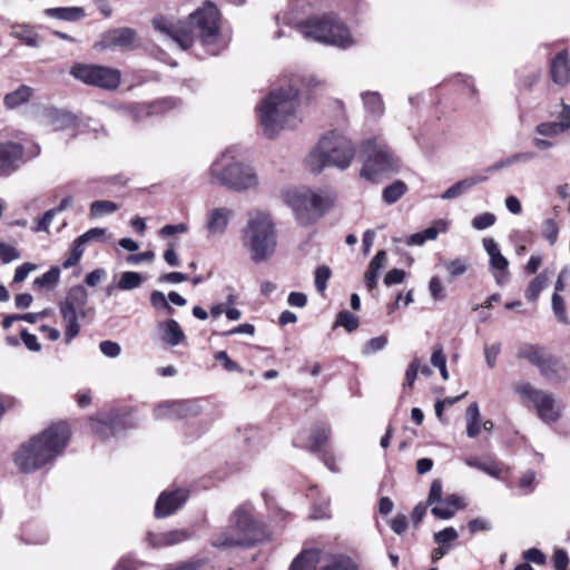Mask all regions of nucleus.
<instances>
[{
	"label": "nucleus",
	"mask_w": 570,
	"mask_h": 570,
	"mask_svg": "<svg viewBox=\"0 0 570 570\" xmlns=\"http://www.w3.org/2000/svg\"><path fill=\"white\" fill-rule=\"evenodd\" d=\"M155 29L181 50L190 48L196 40L210 56L218 55L227 45L219 33V12L215 4L206 3L189 16L188 28H178L173 18L156 17Z\"/></svg>",
	"instance_id": "nucleus-1"
},
{
	"label": "nucleus",
	"mask_w": 570,
	"mask_h": 570,
	"mask_svg": "<svg viewBox=\"0 0 570 570\" xmlns=\"http://www.w3.org/2000/svg\"><path fill=\"white\" fill-rule=\"evenodd\" d=\"M69 436L66 423L47 428L19 445L13 453L14 465L22 473L46 469L63 452Z\"/></svg>",
	"instance_id": "nucleus-2"
},
{
	"label": "nucleus",
	"mask_w": 570,
	"mask_h": 570,
	"mask_svg": "<svg viewBox=\"0 0 570 570\" xmlns=\"http://www.w3.org/2000/svg\"><path fill=\"white\" fill-rule=\"evenodd\" d=\"M303 92L295 85L273 90L258 108L263 134L273 139L285 129H294L303 121Z\"/></svg>",
	"instance_id": "nucleus-3"
},
{
	"label": "nucleus",
	"mask_w": 570,
	"mask_h": 570,
	"mask_svg": "<svg viewBox=\"0 0 570 570\" xmlns=\"http://www.w3.org/2000/svg\"><path fill=\"white\" fill-rule=\"evenodd\" d=\"M278 30L275 33L277 39L285 36L281 24L295 28L303 38L314 40L324 45L346 50L357 43L347 24L334 13L311 17L304 21L296 22L287 12H279L275 17Z\"/></svg>",
	"instance_id": "nucleus-4"
},
{
	"label": "nucleus",
	"mask_w": 570,
	"mask_h": 570,
	"mask_svg": "<svg viewBox=\"0 0 570 570\" xmlns=\"http://www.w3.org/2000/svg\"><path fill=\"white\" fill-rule=\"evenodd\" d=\"M265 539V525L255 517L254 505L243 502L232 511L227 525L213 534L210 543L218 549L250 548Z\"/></svg>",
	"instance_id": "nucleus-5"
},
{
	"label": "nucleus",
	"mask_w": 570,
	"mask_h": 570,
	"mask_svg": "<svg viewBox=\"0 0 570 570\" xmlns=\"http://www.w3.org/2000/svg\"><path fill=\"white\" fill-rule=\"evenodd\" d=\"M243 245L252 262L261 264L271 259L276 253L278 235L272 216L263 210L248 214L243 229Z\"/></svg>",
	"instance_id": "nucleus-6"
},
{
	"label": "nucleus",
	"mask_w": 570,
	"mask_h": 570,
	"mask_svg": "<svg viewBox=\"0 0 570 570\" xmlns=\"http://www.w3.org/2000/svg\"><path fill=\"white\" fill-rule=\"evenodd\" d=\"M355 145L345 135L330 131L322 136L317 147L306 158V167L314 174L321 173L325 167L346 170L355 157Z\"/></svg>",
	"instance_id": "nucleus-7"
},
{
	"label": "nucleus",
	"mask_w": 570,
	"mask_h": 570,
	"mask_svg": "<svg viewBox=\"0 0 570 570\" xmlns=\"http://www.w3.org/2000/svg\"><path fill=\"white\" fill-rule=\"evenodd\" d=\"M209 175L218 185L234 191H246L259 185L255 168L240 161L234 148L226 149L213 161Z\"/></svg>",
	"instance_id": "nucleus-8"
},
{
	"label": "nucleus",
	"mask_w": 570,
	"mask_h": 570,
	"mask_svg": "<svg viewBox=\"0 0 570 570\" xmlns=\"http://www.w3.org/2000/svg\"><path fill=\"white\" fill-rule=\"evenodd\" d=\"M285 200L302 225H311L333 207L336 195L331 189L301 187L288 190Z\"/></svg>",
	"instance_id": "nucleus-9"
},
{
	"label": "nucleus",
	"mask_w": 570,
	"mask_h": 570,
	"mask_svg": "<svg viewBox=\"0 0 570 570\" xmlns=\"http://www.w3.org/2000/svg\"><path fill=\"white\" fill-rule=\"evenodd\" d=\"M363 166L361 177L377 183L385 175L400 170V161L385 141L379 137L370 138L362 144Z\"/></svg>",
	"instance_id": "nucleus-10"
},
{
	"label": "nucleus",
	"mask_w": 570,
	"mask_h": 570,
	"mask_svg": "<svg viewBox=\"0 0 570 570\" xmlns=\"http://www.w3.org/2000/svg\"><path fill=\"white\" fill-rule=\"evenodd\" d=\"M514 392L522 401L531 402L537 409L539 417L546 423H552L560 415V407L553 396L542 390L535 389L529 382H515Z\"/></svg>",
	"instance_id": "nucleus-11"
},
{
	"label": "nucleus",
	"mask_w": 570,
	"mask_h": 570,
	"mask_svg": "<svg viewBox=\"0 0 570 570\" xmlns=\"http://www.w3.org/2000/svg\"><path fill=\"white\" fill-rule=\"evenodd\" d=\"M70 73L87 85L108 90L116 89L121 79L119 70L96 65L76 63L71 67Z\"/></svg>",
	"instance_id": "nucleus-12"
},
{
	"label": "nucleus",
	"mask_w": 570,
	"mask_h": 570,
	"mask_svg": "<svg viewBox=\"0 0 570 570\" xmlns=\"http://www.w3.org/2000/svg\"><path fill=\"white\" fill-rule=\"evenodd\" d=\"M110 235L106 228L94 227L78 236L69 248V256L63 261L62 267L69 269L79 264L87 247L94 243H107Z\"/></svg>",
	"instance_id": "nucleus-13"
},
{
	"label": "nucleus",
	"mask_w": 570,
	"mask_h": 570,
	"mask_svg": "<svg viewBox=\"0 0 570 570\" xmlns=\"http://www.w3.org/2000/svg\"><path fill=\"white\" fill-rule=\"evenodd\" d=\"M556 117L553 121H542L534 128L537 135L546 138H554L561 134L570 131V106L561 101L556 109L551 111Z\"/></svg>",
	"instance_id": "nucleus-14"
},
{
	"label": "nucleus",
	"mask_w": 570,
	"mask_h": 570,
	"mask_svg": "<svg viewBox=\"0 0 570 570\" xmlns=\"http://www.w3.org/2000/svg\"><path fill=\"white\" fill-rule=\"evenodd\" d=\"M90 428L92 433L105 440L125 429V419L116 410L99 412L90 419Z\"/></svg>",
	"instance_id": "nucleus-15"
},
{
	"label": "nucleus",
	"mask_w": 570,
	"mask_h": 570,
	"mask_svg": "<svg viewBox=\"0 0 570 570\" xmlns=\"http://www.w3.org/2000/svg\"><path fill=\"white\" fill-rule=\"evenodd\" d=\"M483 247L489 255L490 271L495 283L502 286L509 277V261L501 254L499 245L493 238H484Z\"/></svg>",
	"instance_id": "nucleus-16"
},
{
	"label": "nucleus",
	"mask_w": 570,
	"mask_h": 570,
	"mask_svg": "<svg viewBox=\"0 0 570 570\" xmlns=\"http://www.w3.org/2000/svg\"><path fill=\"white\" fill-rule=\"evenodd\" d=\"M189 497L186 489H176L174 491H164L155 504V515L166 518L180 509Z\"/></svg>",
	"instance_id": "nucleus-17"
},
{
	"label": "nucleus",
	"mask_w": 570,
	"mask_h": 570,
	"mask_svg": "<svg viewBox=\"0 0 570 570\" xmlns=\"http://www.w3.org/2000/svg\"><path fill=\"white\" fill-rule=\"evenodd\" d=\"M23 147L17 142L0 144V176H7L19 167Z\"/></svg>",
	"instance_id": "nucleus-18"
},
{
	"label": "nucleus",
	"mask_w": 570,
	"mask_h": 570,
	"mask_svg": "<svg viewBox=\"0 0 570 570\" xmlns=\"http://www.w3.org/2000/svg\"><path fill=\"white\" fill-rule=\"evenodd\" d=\"M234 216V212L227 207H216L207 213L205 227L209 236H222Z\"/></svg>",
	"instance_id": "nucleus-19"
},
{
	"label": "nucleus",
	"mask_w": 570,
	"mask_h": 570,
	"mask_svg": "<svg viewBox=\"0 0 570 570\" xmlns=\"http://www.w3.org/2000/svg\"><path fill=\"white\" fill-rule=\"evenodd\" d=\"M136 32L130 28H117L105 32L99 45L102 48L119 47L130 49L135 45Z\"/></svg>",
	"instance_id": "nucleus-20"
},
{
	"label": "nucleus",
	"mask_w": 570,
	"mask_h": 570,
	"mask_svg": "<svg viewBox=\"0 0 570 570\" xmlns=\"http://www.w3.org/2000/svg\"><path fill=\"white\" fill-rule=\"evenodd\" d=\"M42 122L52 130H63L75 127L77 117L70 111L50 107L43 110Z\"/></svg>",
	"instance_id": "nucleus-21"
},
{
	"label": "nucleus",
	"mask_w": 570,
	"mask_h": 570,
	"mask_svg": "<svg viewBox=\"0 0 570 570\" xmlns=\"http://www.w3.org/2000/svg\"><path fill=\"white\" fill-rule=\"evenodd\" d=\"M550 73L554 83L559 86L568 85L570 81V61L568 51L558 52L551 60Z\"/></svg>",
	"instance_id": "nucleus-22"
},
{
	"label": "nucleus",
	"mask_w": 570,
	"mask_h": 570,
	"mask_svg": "<svg viewBox=\"0 0 570 570\" xmlns=\"http://www.w3.org/2000/svg\"><path fill=\"white\" fill-rule=\"evenodd\" d=\"M158 330L161 341L170 346H177L186 340V335L176 320L160 322Z\"/></svg>",
	"instance_id": "nucleus-23"
},
{
	"label": "nucleus",
	"mask_w": 570,
	"mask_h": 570,
	"mask_svg": "<svg viewBox=\"0 0 570 570\" xmlns=\"http://www.w3.org/2000/svg\"><path fill=\"white\" fill-rule=\"evenodd\" d=\"M87 289L82 285H76L69 289L65 301L60 304V308L80 312L85 316L83 308L87 305Z\"/></svg>",
	"instance_id": "nucleus-24"
},
{
	"label": "nucleus",
	"mask_w": 570,
	"mask_h": 570,
	"mask_svg": "<svg viewBox=\"0 0 570 570\" xmlns=\"http://www.w3.org/2000/svg\"><path fill=\"white\" fill-rule=\"evenodd\" d=\"M488 180V176L478 175L469 178H464L462 180L456 181L451 187H449L442 195L441 199L449 200L455 199L462 196L465 191L471 189L473 186L479 185Z\"/></svg>",
	"instance_id": "nucleus-25"
},
{
	"label": "nucleus",
	"mask_w": 570,
	"mask_h": 570,
	"mask_svg": "<svg viewBox=\"0 0 570 570\" xmlns=\"http://www.w3.org/2000/svg\"><path fill=\"white\" fill-rule=\"evenodd\" d=\"M463 507L461 498L456 494H450L441 502H438L431 510L432 514L439 519H451L456 511Z\"/></svg>",
	"instance_id": "nucleus-26"
},
{
	"label": "nucleus",
	"mask_w": 570,
	"mask_h": 570,
	"mask_svg": "<svg viewBox=\"0 0 570 570\" xmlns=\"http://www.w3.org/2000/svg\"><path fill=\"white\" fill-rule=\"evenodd\" d=\"M386 264V253L384 250H380L370 262L368 268L364 276V282L366 287L370 291H373L377 285V278L381 274V271L385 267Z\"/></svg>",
	"instance_id": "nucleus-27"
},
{
	"label": "nucleus",
	"mask_w": 570,
	"mask_h": 570,
	"mask_svg": "<svg viewBox=\"0 0 570 570\" xmlns=\"http://www.w3.org/2000/svg\"><path fill=\"white\" fill-rule=\"evenodd\" d=\"M321 559V551L313 549L302 552L292 562L289 570H315Z\"/></svg>",
	"instance_id": "nucleus-28"
},
{
	"label": "nucleus",
	"mask_w": 570,
	"mask_h": 570,
	"mask_svg": "<svg viewBox=\"0 0 570 570\" xmlns=\"http://www.w3.org/2000/svg\"><path fill=\"white\" fill-rule=\"evenodd\" d=\"M364 108L372 117L379 118L385 111L382 96L377 91H365L361 95Z\"/></svg>",
	"instance_id": "nucleus-29"
},
{
	"label": "nucleus",
	"mask_w": 570,
	"mask_h": 570,
	"mask_svg": "<svg viewBox=\"0 0 570 570\" xmlns=\"http://www.w3.org/2000/svg\"><path fill=\"white\" fill-rule=\"evenodd\" d=\"M33 94V89L29 86L22 85L12 92H9L3 98V105L8 109H14L29 101Z\"/></svg>",
	"instance_id": "nucleus-30"
},
{
	"label": "nucleus",
	"mask_w": 570,
	"mask_h": 570,
	"mask_svg": "<svg viewBox=\"0 0 570 570\" xmlns=\"http://www.w3.org/2000/svg\"><path fill=\"white\" fill-rule=\"evenodd\" d=\"M466 435L475 439L482 429L481 415L478 403H471L465 411Z\"/></svg>",
	"instance_id": "nucleus-31"
},
{
	"label": "nucleus",
	"mask_w": 570,
	"mask_h": 570,
	"mask_svg": "<svg viewBox=\"0 0 570 570\" xmlns=\"http://www.w3.org/2000/svg\"><path fill=\"white\" fill-rule=\"evenodd\" d=\"M62 320L65 322V341L70 344L71 341L79 334L80 324L78 322V313L70 309L60 308Z\"/></svg>",
	"instance_id": "nucleus-32"
},
{
	"label": "nucleus",
	"mask_w": 570,
	"mask_h": 570,
	"mask_svg": "<svg viewBox=\"0 0 570 570\" xmlns=\"http://www.w3.org/2000/svg\"><path fill=\"white\" fill-rule=\"evenodd\" d=\"M45 14L59 20L77 21L85 16V12L78 7H60L46 9Z\"/></svg>",
	"instance_id": "nucleus-33"
},
{
	"label": "nucleus",
	"mask_w": 570,
	"mask_h": 570,
	"mask_svg": "<svg viewBox=\"0 0 570 570\" xmlns=\"http://www.w3.org/2000/svg\"><path fill=\"white\" fill-rule=\"evenodd\" d=\"M10 36L21 40L28 47H39V37L36 32H33L29 24L12 26Z\"/></svg>",
	"instance_id": "nucleus-34"
},
{
	"label": "nucleus",
	"mask_w": 570,
	"mask_h": 570,
	"mask_svg": "<svg viewBox=\"0 0 570 570\" xmlns=\"http://www.w3.org/2000/svg\"><path fill=\"white\" fill-rule=\"evenodd\" d=\"M176 406L178 407L180 419L197 416L204 410L202 400H199V399L177 400Z\"/></svg>",
	"instance_id": "nucleus-35"
},
{
	"label": "nucleus",
	"mask_w": 570,
	"mask_h": 570,
	"mask_svg": "<svg viewBox=\"0 0 570 570\" xmlns=\"http://www.w3.org/2000/svg\"><path fill=\"white\" fill-rule=\"evenodd\" d=\"M518 357L527 360L537 367L542 365V361L547 357L543 348L535 345H523L518 351Z\"/></svg>",
	"instance_id": "nucleus-36"
},
{
	"label": "nucleus",
	"mask_w": 570,
	"mask_h": 570,
	"mask_svg": "<svg viewBox=\"0 0 570 570\" xmlns=\"http://www.w3.org/2000/svg\"><path fill=\"white\" fill-rule=\"evenodd\" d=\"M176 401H165L159 403L153 412L156 420H180Z\"/></svg>",
	"instance_id": "nucleus-37"
},
{
	"label": "nucleus",
	"mask_w": 570,
	"mask_h": 570,
	"mask_svg": "<svg viewBox=\"0 0 570 570\" xmlns=\"http://www.w3.org/2000/svg\"><path fill=\"white\" fill-rule=\"evenodd\" d=\"M538 368L540 370L541 374L550 381L560 379L563 372V366L561 363L551 356H547L542 361V365H539Z\"/></svg>",
	"instance_id": "nucleus-38"
},
{
	"label": "nucleus",
	"mask_w": 570,
	"mask_h": 570,
	"mask_svg": "<svg viewBox=\"0 0 570 570\" xmlns=\"http://www.w3.org/2000/svg\"><path fill=\"white\" fill-rule=\"evenodd\" d=\"M60 273L61 271L58 266H51L48 272L33 281V286L43 289L55 288L59 283Z\"/></svg>",
	"instance_id": "nucleus-39"
},
{
	"label": "nucleus",
	"mask_w": 570,
	"mask_h": 570,
	"mask_svg": "<svg viewBox=\"0 0 570 570\" xmlns=\"http://www.w3.org/2000/svg\"><path fill=\"white\" fill-rule=\"evenodd\" d=\"M122 110L136 121L154 116L151 104L147 102L128 104L122 107Z\"/></svg>",
	"instance_id": "nucleus-40"
},
{
	"label": "nucleus",
	"mask_w": 570,
	"mask_h": 570,
	"mask_svg": "<svg viewBox=\"0 0 570 570\" xmlns=\"http://www.w3.org/2000/svg\"><path fill=\"white\" fill-rule=\"evenodd\" d=\"M407 190V186L402 180H395L393 184L389 185L383 190V200L392 205L396 203Z\"/></svg>",
	"instance_id": "nucleus-41"
},
{
	"label": "nucleus",
	"mask_w": 570,
	"mask_h": 570,
	"mask_svg": "<svg viewBox=\"0 0 570 570\" xmlns=\"http://www.w3.org/2000/svg\"><path fill=\"white\" fill-rule=\"evenodd\" d=\"M330 434V426L326 424H317L313 428L311 434V445L309 449L314 452H317L322 449V446L326 443Z\"/></svg>",
	"instance_id": "nucleus-42"
},
{
	"label": "nucleus",
	"mask_w": 570,
	"mask_h": 570,
	"mask_svg": "<svg viewBox=\"0 0 570 570\" xmlns=\"http://www.w3.org/2000/svg\"><path fill=\"white\" fill-rule=\"evenodd\" d=\"M144 278L137 272H124L117 283L120 291H132L141 286Z\"/></svg>",
	"instance_id": "nucleus-43"
},
{
	"label": "nucleus",
	"mask_w": 570,
	"mask_h": 570,
	"mask_svg": "<svg viewBox=\"0 0 570 570\" xmlns=\"http://www.w3.org/2000/svg\"><path fill=\"white\" fill-rule=\"evenodd\" d=\"M548 284V276L546 273H541L539 274L537 277H534L528 288L525 289V298L529 301V302H535L537 298L539 297L540 293L542 292V289L547 286Z\"/></svg>",
	"instance_id": "nucleus-44"
},
{
	"label": "nucleus",
	"mask_w": 570,
	"mask_h": 570,
	"mask_svg": "<svg viewBox=\"0 0 570 570\" xmlns=\"http://www.w3.org/2000/svg\"><path fill=\"white\" fill-rule=\"evenodd\" d=\"M119 206L110 200H96L90 205V215L92 217H102L118 210Z\"/></svg>",
	"instance_id": "nucleus-45"
},
{
	"label": "nucleus",
	"mask_w": 570,
	"mask_h": 570,
	"mask_svg": "<svg viewBox=\"0 0 570 570\" xmlns=\"http://www.w3.org/2000/svg\"><path fill=\"white\" fill-rule=\"evenodd\" d=\"M360 325L358 317L344 309L337 314L335 326L344 327L348 333L355 331Z\"/></svg>",
	"instance_id": "nucleus-46"
},
{
	"label": "nucleus",
	"mask_w": 570,
	"mask_h": 570,
	"mask_svg": "<svg viewBox=\"0 0 570 570\" xmlns=\"http://www.w3.org/2000/svg\"><path fill=\"white\" fill-rule=\"evenodd\" d=\"M150 564L134 559L130 556L121 557L118 562L115 564L112 570H148Z\"/></svg>",
	"instance_id": "nucleus-47"
},
{
	"label": "nucleus",
	"mask_w": 570,
	"mask_h": 570,
	"mask_svg": "<svg viewBox=\"0 0 570 570\" xmlns=\"http://www.w3.org/2000/svg\"><path fill=\"white\" fill-rule=\"evenodd\" d=\"M434 239H436V232L434 229L425 228L422 232H417L405 237L404 243L407 246H422L425 242Z\"/></svg>",
	"instance_id": "nucleus-48"
},
{
	"label": "nucleus",
	"mask_w": 570,
	"mask_h": 570,
	"mask_svg": "<svg viewBox=\"0 0 570 570\" xmlns=\"http://www.w3.org/2000/svg\"><path fill=\"white\" fill-rule=\"evenodd\" d=\"M431 364L440 370L441 376L443 380H449V371L446 368V357L443 353V348L441 345H436L433 347V352L431 355Z\"/></svg>",
	"instance_id": "nucleus-49"
},
{
	"label": "nucleus",
	"mask_w": 570,
	"mask_h": 570,
	"mask_svg": "<svg viewBox=\"0 0 570 570\" xmlns=\"http://www.w3.org/2000/svg\"><path fill=\"white\" fill-rule=\"evenodd\" d=\"M151 104L154 116L164 115L169 110L176 109L180 105V100L176 98H161Z\"/></svg>",
	"instance_id": "nucleus-50"
},
{
	"label": "nucleus",
	"mask_w": 570,
	"mask_h": 570,
	"mask_svg": "<svg viewBox=\"0 0 570 570\" xmlns=\"http://www.w3.org/2000/svg\"><path fill=\"white\" fill-rule=\"evenodd\" d=\"M387 342L389 340L386 335L373 337L365 342V344L362 347V354L368 356L374 353H377L385 348Z\"/></svg>",
	"instance_id": "nucleus-51"
},
{
	"label": "nucleus",
	"mask_w": 570,
	"mask_h": 570,
	"mask_svg": "<svg viewBox=\"0 0 570 570\" xmlns=\"http://www.w3.org/2000/svg\"><path fill=\"white\" fill-rule=\"evenodd\" d=\"M331 277L330 267L323 265L316 268L315 271V288L318 293H324L327 286V281Z\"/></svg>",
	"instance_id": "nucleus-52"
},
{
	"label": "nucleus",
	"mask_w": 570,
	"mask_h": 570,
	"mask_svg": "<svg viewBox=\"0 0 570 570\" xmlns=\"http://www.w3.org/2000/svg\"><path fill=\"white\" fill-rule=\"evenodd\" d=\"M495 215L492 213H483L480 215H476L472 222L471 225L476 230H483L487 229L495 224Z\"/></svg>",
	"instance_id": "nucleus-53"
},
{
	"label": "nucleus",
	"mask_w": 570,
	"mask_h": 570,
	"mask_svg": "<svg viewBox=\"0 0 570 570\" xmlns=\"http://www.w3.org/2000/svg\"><path fill=\"white\" fill-rule=\"evenodd\" d=\"M444 267L449 272V274L453 277L461 276L468 271V264H466L465 259H463L461 257L445 262Z\"/></svg>",
	"instance_id": "nucleus-54"
},
{
	"label": "nucleus",
	"mask_w": 570,
	"mask_h": 570,
	"mask_svg": "<svg viewBox=\"0 0 570 570\" xmlns=\"http://www.w3.org/2000/svg\"><path fill=\"white\" fill-rule=\"evenodd\" d=\"M20 258V252L12 245L0 242V259L4 264H9Z\"/></svg>",
	"instance_id": "nucleus-55"
},
{
	"label": "nucleus",
	"mask_w": 570,
	"mask_h": 570,
	"mask_svg": "<svg viewBox=\"0 0 570 570\" xmlns=\"http://www.w3.org/2000/svg\"><path fill=\"white\" fill-rule=\"evenodd\" d=\"M459 537L456 530L452 527L445 528L442 531L434 533V541L446 547L448 543L456 540Z\"/></svg>",
	"instance_id": "nucleus-56"
},
{
	"label": "nucleus",
	"mask_w": 570,
	"mask_h": 570,
	"mask_svg": "<svg viewBox=\"0 0 570 570\" xmlns=\"http://www.w3.org/2000/svg\"><path fill=\"white\" fill-rule=\"evenodd\" d=\"M150 303L157 309L164 308V309H166V312L168 314L174 313V308L169 305V303L163 292L154 291L150 294Z\"/></svg>",
	"instance_id": "nucleus-57"
},
{
	"label": "nucleus",
	"mask_w": 570,
	"mask_h": 570,
	"mask_svg": "<svg viewBox=\"0 0 570 570\" xmlns=\"http://www.w3.org/2000/svg\"><path fill=\"white\" fill-rule=\"evenodd\" d=\"M99 350L105 356L110 358H116L121 353V346L117 342L109 340L100 342Z\"/></svg>",
	"instance_id": "nucleus-58"
},
{
	"label": "nucleus",
	"mask_w": 570,
	"mask_h": 570,
	"mask_svg": "<svg viewBox=\"0 0 570 570\" xmlns=\"http://www.w3.org/2000/svg\"><path fill=\"white\" fill-rule=\"evenodd\" d=\"M559 228L553 219H547L542 225V235L549 240L551 245L557 242Z\"/></svg>",
	"instance_id": "nucleus-59"
},
{
	"label": "nucleus",
	"mask_w": 570,
	"mask_h": 570,
	"mask_svg": "<svg viewBox=\"0 0 570 570\" xmlns=\"http://www.w3.org/2000/svg\"><path fill=\"white\" fill-rule=\"evenodd\" d=\"M190 538V533L187 530L178 529L166 532V539L168 547L181 543Z\"/></svg>",
	"instance_id": "nucleus-60"
},
{
	"label": "nucleus",
	"mask_w": 570,
	"mask_h": 570,
	"mask_svg": "<svg viewBox=\"0 0 570 570\" xmlns=\"http://www.w3.org/2000/svg\"><path fill=\"white\" fill-rule=\"evenodd\" d=\"M214 358L218 362H220L224 366V368L228 372H243V368L240 365H238L236 362L232 361L227 353L225 351H219L214 355Z\"/></svg>",
	"instance_id": "nucleus-61"
},
{
	"label": "nucleus",
	"mask_w": 570,
	"mask_h": 570,
	"mask_svg": "<svg viewBox=\"0 0 570 570\" xmlns=\"http://www.w3.org/2000/svg\"><path fill=\"white\" fill-rule=\"evenodd\" d=\"M500 352H501L500 343H494L492 345L484 346V357H485L487 365L490 368L495 367L497 358H498V355L500 354Z\"/></svg>",
	"instance_id": "nucleus-62"
},
{
	"label": "nucleus",
	"mask_w": 570,
	"mask_h": 570,
	"mask_svg": "<svg viewBox=\"0 0 570 570\" xmlns=\"http://www.w3.org/2000/svg\"><path fill=\"white\" fill-rule=\"evenodd\" d=\"M322 570H357V567L350 558L340 557Z\"/></svg>",
	"instance_id": "nucleus-63"
},
{
	"label": "nucleus",
	"mask_w": 570,
	"mask_h": 570,
	"mask_svg": "<svg viewBox=\"0 0 570 570\" xmlns=\"http://www.w3.org/2000/svg\"><path fill=\"white\" fill-rule=\"evenodd\" d=\"M442 493H443L442 482L438 479L433 480L431 483L430 493L428 497V504L433 505V504H436L438 502H441Z\"/></svg>",
	"instance_id": "nucleus-64"
}]
</instances>
